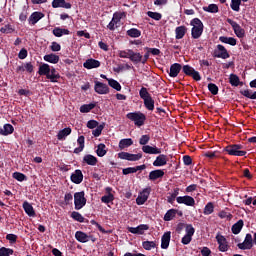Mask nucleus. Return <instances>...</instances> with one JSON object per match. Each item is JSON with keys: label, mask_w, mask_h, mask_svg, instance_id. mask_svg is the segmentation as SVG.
Listing matches in <instances>:
<instances>
[{"label": "nucleus", "mask_w": 256, "mask_h": 256, "mask_svg": "<svg viewBox=\"0 0 256 256\" xmlns=\"http://www.w3.org/2000/svg\"><path fill=\"white\" fill-rule=\"evenodd\" d=\"M38 75L46 76V79L50 81V83H58L59 79H61V74L53 67L49 66L47 63H42L40 67H38Z\"/></svg>", "instance_id": "nucleus-1"}, {"label": "nucleus", "mask_w": 256, "mask_h": 256, "mask_svg": "<svg viewBox=\"0 0 256 256\" xmlns=\"http://www.w3.org/2000/svg\"><path fill=\"white\" fill-rule=\"evenodd\" d=\"M191 25V37L194 40H198L202 37L203 31H204V24L201 19L194 18L190 22Z\"/></svg>", "instance_id": "nucleus-2"}, {"label": "nucleus", "mask_w": 256, "mask_h": 256, "mask_svg": "<svg viewBox=\"0 0 256 256\" xmlns=\"http://www.w3.org/2000/svg\"><path fill=\"white\" fill-rule=\"evenodd\" d=\"M242 144H230L223 148V152H227L228 155L234 157H244L247 155V151L243 150Z\"/></svg>", "instance_id": "nucleus-3"}, {"label": "nucleus", "mask_w": 256, "mask_h": 256, "mask_svg": "<svg viewBox=\"0 0 256 256\" xmlns=\"http://www.w3.org/2000/svg\"><path fill=\"white\" fill-rule=\"evenodd\" d=\"M142 101H144V106L147 111H154V99L152 95L149 94L148 89L146 87H141L140 91L138 92Z\"/></svg>", "instance_id": "nucleus-4"}, {"label": "nucleus", "mask_w": 256, "mask_h": 256, "mask_svg": "<svg viewBox=\"0 0 256 256\" xmlns=\"http://www.w3.org/2000/svg\"><path fill=\"white\" fill-rule=\"evenodd\" d=\"M127 119L133 121L137 127H141L145 124L147 116L143 112H130L126 115Z\"/></svg>", "instance_id": "nucleus-5"}, {"label": "nucleus", "mask_w": 256, "mask_h": 256, "mask_svg": "<svg viewBox=\"0 0 256 256\" xmlns=\"http://www.w3.org/2000/svg\"><path fill=\"white\" fill-rule=\"evenodd\" d=\"M86 203L87 200L84 191L74 193V209L81 210L86 206Z\"/></svg>", "instance_id": "nucleus-6"}, {"label": "nucleus", "mask_w": 256, "mask_h": 256, "mask_svg": "<svg viewBox=\"0 0 256 256\" xmlns=\"http://www.w3.org/2000/svg\"><path fill=\"white\" fill-rule=\"evenodd\" d=\"M182 73L186 76L192 77V79H194L196 82L201 81L202 79L201 74L189 65H185L182 67Z\"/></svg>", "instance_id": "nucleus-7"}, {"label": "nucleus", "mask_w": 256, "mask_h": 256, "mask_svg": "<svg viewBox=\"0 0 256 256\" xmlns=\"http://www.w3.org/2000/svg\"><path fill=\"white\" fill-rule=\"evenodd\" d=\"M152 192V188L151 187H147L145 189H142V191L140 192V194H138L137 198H136V204L138 206H143L145 203H147L148 199H149V195Z\"/></svg>", "instance_id": "nucleus-8"}, {"label": "nucleus", "mask_w": 256, "mask_h": 256, "mask_svg": "<svg viewBox=\"0 0 256 256\" xmlns=\"http://www.w3.org/2000/svg\"><path fill=\"white\" fill-rule=\"evenodd\" d=\"M185 231H186V234L185 236L182 237L181 243L182 245H189L190 242L193 240L195 229L193 225L187 224Z\"/></svg>", "instance_id": "nucleus-9"}, {"label": "nucleus", "mask_w": 256, "mask_h": 256, "mask_svg": "<svg viewBox=\"0 0 256 256\" xmlns=\"http://www.w3.org/2000/svg\"><path fill=\"white\" fill-rule=\"evenodd\" d=\"M118 158L120 160H128L130 162H136L139 161L143 158V154L138 153V154H130L128 152H120L118 154Z\"/></svg>", "instance_id": "nucleus-10"}, {"label": "nucleus", "mask_w": 256, "mask_h": 256, "mask_svg": "<svg viewBox=\"0 0 256 256\" xmlns=\"http://www.w3.org/2000/svg\"><path fill=\"white\" fill-rule=\"evenodd\" d=\"M254 239L252 234H246L244 242L237 244V248L240 250H251L253 248Z\"/></svg>", "instance_id": "nucleus-11"}, {"label": "nucleus", "mask_w": 256, "mask_h": 256, "mask_svg": "<svg viewBox=\"0 0 256 256\" xmlns=\"http://www.w3.org/2000/svg\"><path fill=\"white\" fill-rule=\"evenodd\" d=\"M227 23L231 25L232 30H234L236 37L243 38L245 36V31L236 21L227 19Z\"/></svg>", "instance_id": "nucleus-12"}, {"label": "nucleus", "mask_w": 256, "mask_h": 256, "mask_svg": "<svg viewBox=\"0 0 256 256\" xmlns=\"http://www.w3.org/2000/svg\"><path fill=\"white\" fill-rule=\"evenodd\" d=\"M214 58H222L225 60L230 58V54L227 52V49L224 45H217V49L214 50Z\"/></svg>", "instance_id": "nucleus-13"}, {"label": "nucleus", "mask_w": 256, "mask_h": 256, "mask_svg": "<svg viewBox=\"0 0 256 256\" xmlns=\"http://www.w3.org/2000/svg\"><path fill=\"white\" fill-rule=\"evenodd\" d=\"M125 13H114L112 20L109 22L107 28L110 31L116 30L117 24L121 21Z\"/></svg>", "instance_id": "nucleus-14"}, {"label": "nucleus", "mask_w": 256, "mask_h": 256, "mask_svg": "<svg viewBox=\"0 0 256 256\" xmlns=\"http://www.w3.org/2000/svg\"><path fill=\"white\" fill-rule=\"evenodd\" d=\"M216 240L218 243V250L221 252H226L229 250V245L227 244V240L224 235L217 234Z\"/></svg>", "instance_id": "nucleus-15"}, {"label": "nucleus", "mask_w": 256, "mask_h": 256, "mask_svg": "<svg viewBox=\"0 0 256 256\" xmlns=\"http://www.w3.org/2000/svg\"><path fill=\"white\" fill-rule=\"evenodd\" d=\"M176 202L178 204H183L185 206H190V207H193L195 205V200L192 196H178L176 198Z\"/></svg>", "instance_id": "nucleus-16"}, {"label": "nucleus", "mask_w": 256, "mask_h": 256, "mask_svg": "<svg viewBox=\"0 0 256 256\" xmlns=\"http://www.w3.org/2000/svg\"><path fill=\"white\" fill-rule=\"evenodd\" d=\"M149 230L148 224H140L136 228L133 227H128L127 231L130 232L131 234H138V235H143L145 231Z\"/></svg>", "instance_id": "nucleus-17"}, {"label": "nucleus", "mask_w": 256, "mask_h": 256, "mask_svg": "<svg viewBox=\"0 0 256 256\" xmlns=\"http://www.w3.org/2000/svg\"><path fill=\"white\" fill-rule=\"evenodd\" d=\"M94 90L97 94L106 95L109 93V87L107 84L101 83L99 81H95Z\"/></svg>", "instance_id": "nucleus-18"}, {"label": "nucleus", "mask_w": 256, "mask_h": 256, "mask_svg": "<svg viewBox=\"0 0 256 256\" xmlns=\"http://www.w3.org/2000/svg\"><path fill=\"white\" fill-rule=\"evenodd\" d=\"M70 181H72L76 185H80L82 181H84V175L80 169L74 171L72 175H70Z\"/></svg>", "instance_id": "nucleus-19"}, {"label": "nucleus", "mask_w": 256, "mask_h": 256, "mask_svg": "<svg viewBox=\"0 0 256 256\" xmlns=\"http://www.w3.org/2000/svg\"><path fill=\"white\" fill-rule=\"evenodd\" d=\"M182 70L183 66H181L180 63H173L169 68V76H171V78H176Z\"/></svg>", "instance_id": "nucleus-20"}, {"label": "nucleus", "mask_w": 256, "mask_h": 256, "mask_svg": "<svg viewBox=\"0 0 256 256\" xmlns=\"http://www.w3.org/2000/svg\"><path fill=\"white\" fill-rule=\"evenodd\" d=\"M142 152L149 155H159L162 153V149L158 147H152L150 145H144L142 146Z\"/></svg>", "instance_id": "nucleus-21"}, {"label": "nucleus", "mask_w": 256, "mask_h": 256, "mask_svg": "<svg viewBox=\"0 0 256 256\" xmlns=\"http://www.w3.org/2000/svg\"><path fill=\"white\" fill-rule=\"evenodd\" d=\"M82 163L94 167L98 163V158H96L94 155L86 154L83 156Z\"/></svg>", "instance_id": "nucleus-22"}, {"label": "nucleus", "mask_w": 256, "mask_h": 256, "mask_svg": "<svg viewBox=\"0 0 256 256\" xmlns=\"http://www.w3.org/2000/svg\"><path fill=\"white\" fill-rule=\"evenodd\" d=\"M84 69H97L100 67V62L96 59H87L86 62L83 63Z\"/></svg>", "instance_id": "nucleus-23"}, {"label": "nucleus", "mask_w": 256, "mask_h": 256, "mask_svg": "<svg viewBox=\"0 0 256 256\" xmlns=\"http://www.w3.org/2000/svg\"><path fill=\"white\" fill-rule=\"evenodd\" d=\"M164 176L165 172L162 169H157L149 173V180L157 181L158 179H162Z\"/></svg>", "instance_id": "nucleus-24"}, {"label": "nucleus", "mask_w": 256, "mask_h": 256, "mask_svg": "<svg viewBox=\"0 0 256 256\" xmlns=\"http://www.w3.org/2000/svg\"><path fill=\"white\" fill-rule=\"evenodd\" d=\"M75 237H76L77 241L80 242V243H87V242L90 241V238H93L92 235H87L83 231L76 232Z\"/></svg>", "instance_id": "nucleus-25"}, {"label": "nucleus", "mask_w": 256, "mask_h": 256, "mask_svg": "<svg viewBox=\"0 0 256 256\" xmlns=\"http://www.w3.org/2000/svg\"><path fill=\"white\" fill-rule=\"evenodd\" d=\"M228 82L231 84L232 87L243 86V82L240 81L239 76L234 73L230 74V77L228 78Z\"/></svg>", "instance_id": "nucleus-26"}, {"label": "nucleus", "mask_w": 256, "mask_h": 256, "mask_svg": "<svg viewBox=\"0 0 256 256\" xmlns=\"http://www.w3.org/2000/svg\"><path fill=\"white\" fill-rule=\"evenodd\" d=\"M170 241H171V232L167 231L162 236V243H161L160 247H162V249L166 250L170 246Z\"/></svg>", "instance_id": "nucleus-27"}, {"label": "nucleus", "mask_w": 256, "mask_h": 256, "mask_svg": "<svg viewBox=\"0 0 256 256\" xmlns=\"http://www.w3.org/2000/svg\"><path fill=\"white\" fill-rule=\"evenodd\" d=\"M167 164V156L165 154H160L156 157L155 161L153 162L154 167H163Z\"/></svg>", "instance_id": "nucleus-28"}, {"label": "nucleus", "mask_w": 256, "mask_h": 256, "mask_svg": "<svg viewBox=\"0 0 256 256\" xmlns=\"http://www.w3.org/2000/svg\"><path fill=\"white\" fill-rule=\"evenodd\" d=\"M134 65L143 64V55L140 52H133L128 58Z\"/></svg>", "instance_id": "nucleus-29"}, {"label": "nucleus", "mask_w": 256, "mask_h": 256, "mask_svg": "<svg viewBox=\"0 0 256 256\" xmlns=\"http://www.w3.org/2000/svg\"><path fill=\"white\" fill-rule=\"evenodd\" d=\"M23 209H24L25 214L28 215V217H36L35 210L33 209V206L31 205V203L24 201Z\"/></svg>", "instance_id": "nucleus-30"}, {"label": "nucleus", "mask_w": 256, "mask_h": 256, "mask_svg": "<svg viewBox=\"0 0 256 256\" xmlns=\"http://www.w3.org/2000/svg\"><path fill=\"white\" fill-rule=\"evenodd\" d=\"M174 32L176 33V40H181L188 32V28L186 26H178Z\"/></svg>", "instance_id": "nucleus-31"}, {"label": "nucleus", "mask_w": 256, "mask_h": 256, "mask_svg": "<svg viewBox=\"0 0 256 256\" xmlns=\"http://www.w3.org/2000/svg\"><path fill=\"white\" fill-rule=\"evenodd\" d=\"M77 143L79 147L74 149V154H80L85 149V136H78Z\"/></svg>", "instance_id": "nucleus-32"}, {"label": "nucleus", "mask_w": 256, "mask_h": 256, "mask_svg": "<svg viewBox=\"0 0 256 256\" xmlns=\"http://www.w3.org/2000/svg\"><path fill=\"white\" fill-rule=\"evenodd\" d=\"M44 18V14L41 12H34L28 19L29 23H31V25H35L36 23H38L41 19Z\"/></svg>", "instance_id": "nucleus-33"}, {"label": "nucleus", "mask_w": 256, "mask_h": 256, "mask_svg": "<svg viewBox=\"0 0 256 256\" xmlns=\"http://www.w3.org/2000/svg\"><path fill=\"white\" fill-rule=\"evenodd\" d=\"M244 227V221L240 219L231 227L232 234L238 235Z\"/></svg>", "instance_id": "nucleus-34"}, {"label": "nucleus", "mask_w": 256, "mask_h": 256, "mask_svg": "<svg viewBox=\"0 0 256 256\" xmlns=\"http://www.w3.org/2000/svg\"><path fill=\"white\" fill-rule=\"evenodd\" d=\"M132 145H134V141L131 138L122 139L119 141V144H118L120 150L129 148Z\"/></svg>", "instance_id": "nucleus-35"}, {"label": "nucleus", "mask_w": 256, "mask_h": 256, "mask_svg": "<svg viewBox=\"0 0 256 256\" xmlns=\"http://www.w3.org/2000/svg\"><path fill=\"white\" fill-rule=\"evenodd\" d=\"M180 189L174 188L172 193H169V196H167V203L173 205L175 203V200L177 201V196L179 195Z\"/></svg>", "instance_id": "nucleus-36"}, {"label": "nucleus", "mask_w": 256, "mask_h": 256, "mask_svg": "<svg viewBox=\"0 0 256 256\" xmlns=\"http://www.w3.org/2000/svg\"><path fill=\"white\" fill-rule=\"evenodd\" d=\"M14 132V127L10 124H5L4 127H0V135H11Z\"/></svg>", "instance_id": "nucleus-37"}, {"label": "nucleus", "mask_w": 256, "mask_h": 256, "mask_svg": "<svg viewBox=\"0 0 256 256\" xmlns=\"http://www.w3.org/2000/svg\"><path fill=\"white\" fill-rule=\"evenodd\" d=\"M43 60H45V62H48L51 64H58L60 58H59V56L51 53V54L43 56Z\"/></svg>", "instance_id": "nucleus-38"}, {"label": "nucleus", "mask_w": 256, "mask_h": 256, "mask_svg": "<svg viewBox=\"0 0 256 256\" xmlns=\"http://www.w3.org/2000/svg\"><path fill=\"white\" fill-rule=\"evenodd\" d=\"M71 32L68 29L59 28L56 27L54 30H52V34H54L55 37H62L63 35H69Z\"/></svg>", "instance_id": "nucleus-39"}, {"label": "nucleus", "mask_w": 256, "mask_h": 256, "mask_svg": "<svg viewBox=\"0 0 256 256\" xmlns=\"http://www.w3.org/2000/svg\"><path fill=\"white\" fill-rule=\"evenodd\" d=\"M72 129L71 128H64L63 130H60L58 135H56V138H58L59 141H62L64 138H66L68 135H71Z\"/></svg>", "instance_id": "nucleus-40"}, {"label": "nucleus", "mask_w": 256, "mask_h": 256, "mask_svg": "<svg viewBox=\"0 0 256 256\" xmlns=\"http://www.w3.org/2000/svg\"><path fill=\"white\" fill-rule=\"evenodd\" d=\"M177 213H178V210L169 209L167 211V213H165V215H164V221L169 222V221L173 220L176 217Z\"/></svg>", "instance_id": "nucleus-41"}, {"label": "nucleus", "mask_w": 256, "mask_h": 256, "mask_svg": "<svg viewBox=\"0 0 256 256\" xmlns=\"http://www.w3.org/2000/svg\"><path fill=\"white\" fill-rule=\"evenodd\" d=\"M95 107H96L95 103L83 104L81 108H79V111H81V113L83 114H86L92 111Z\"/></svg>", "instance_id": "nucleus-42"}, {"label": "nucleus", "mask_w": 256, "mask_h": 256, "mask_svg": "<svg viewBox=\"0 0 256 256\" xmlns=\"http://www.w3.org/2000/svg\"><path fill=\"white\" fill-rule=\"evenodd\" d=\"M219 41H221L223 44H229L231 46L236 45V39L232 37L221 36L219 37Z\"/></svg>", "instance_id": "nucleus-43"}, {"label": "nucleus", "mask_w": 256, "mask_h": 256, "mask_svg": "<svg viewBox=\"0 0 256 256\" xmlns=\"http://www.w3.org/2000/svg\"><path fill=\"white\" fill-rule=\"evenodd\" d=\"M215 211V205L212 202L206 203L204 207V215L209 216Z\"/></svg>", "instance_id": "nucleus-44"}, {"label": "nucleus", "mask_w": 256, "mask_h": 256, "mask_svg": "<svg viewBox=\"0 0 256 256\" xmlns=\"http://www.w3.org/2000/svg\"><path fill=\"white\" fill-rule=\"evenodd\" d=\"M203 10L206 13H219V6L216 4H209L208 6H204Z\"/></svg>", "instance_id": "nucleus-45"}, {"label": "nucleus", "mask_w": 256, "mask_h": 256, "mask_svg": "<svg viewBox=\"0 0 256 256\" xmlns=\"http://www.w3.org/2000/svg\"><path fill=\"white\" fill-rule=\"evenodd\" d=\"M107 147L105 144H99L97 145L96 154L97 157H104L107 154V150H105Z\"/></svg>", "instance_id": "nucleus-46"}, {"label": "nucleus", "mask_w": 256, "mask_h": 256, "mask_svg": "<svg viewBox=\"0 0 256 256\" xmlns=\"http://www.w3.org/2000/svg\"><path fill=\"white\" fill-rule=\"evenodd\" d=\"M70 217H72L73 220L79 222V223H84L85 222V217L82 216L79 212L73 211L72 214H70Z\"/></svg>", "instance_id": "nucleus-47"}, {"label": "nucleus", "mask_w": 256, "mask_h": 256, "mask_svg": "<svg viewBox=\"0 0 256 256\" xmlns=\"http://www.w3.org/2000/svg\"><path fill=\"white\" fill-rule=\"evenodd\" d=\"M127 36L132 38H139L141 36V31L136 28H131L127 31Z\"/></svg>", "instance_id": "nucleus-48"}, {"label": "nucleus", "mask_w": 256, "mask_h": 256, "mask_svg": "<svg viewBox=\"0 0 256 256\" xmlns=\"http://www.w3.org/2000/svg\"><path fill=\"white\" fill-rule=\"evenodd\" d=\"M241 95L250 99V100H256V91L252 94L251 90H241Z\"/></svg>", "instance_id": "nucleus-49"}, {"label": "nucleus", "mask_w": 256, "mask_h": 256, "mask_svg": "<svg viewBox=\"0 0 256 256\" xmlns=\"http://www.w3.org/2000/svg\"><path fill=\"white\" fill-rule=\"evenodd\" d=\"M134 53V50L132 49H127V50H120L118 52L119 58H130L131 54Z\"/></svg>", "instance_id": "nucleus-50"}, {"label": "nucleus", "mask_w": 256, "mask_h": 256, "mask_svg": "<svg viewBox=\"0 0 256 256\" xmlns=\"http://www.w3.org/2000/svg\"><path fill=\"white\" fill-rule=\"evenodd\" d=\"M108 84H109V86L112 87L114 90H117V91H121V90H122L121 84H119L117 80L108 79Z\"/></svg>", "instance_id": "nucleus-51"}, {"label": "nucleus", "mask_w": 256, "mask_h": 256, "mask_svg": "<svg viewBox=\"0 0 256 256\" xmlns=\"http://www.w3.org/2000/svg\"><path fill=\"white\" fill-rule=\"evenodd\" d=\"M218 217L222 220H224V219L232 220L233 219V214H230L229 212H226L225 210H221L218 213Z\"/></svg>", "instance_id": "nucleus-52"}, {"label": "nucleus", "mask_w": 256, "mask_h": 256, "mask_svg": "<svg viewBox=\"0 0 256 256\" xmlns=\"http://www.w3.org/2000/svg\"><path fill=\"white\" fill-rule=\"evenodd\" d=\"M157 245L153 241H145L142 242V248H144L146 251H151L153 248H155Z\"/></svg>", "instance_id": "nucleus-53"}, {"label": "nucleus", "mask_w": 256, "mask_h": 256, "mask_svg": "<svg viewBox=\"0 0 256 256\" xmlns=\"http://www.w3.org/2000/svg\"><path fill=\"white\" fill-rule=\"evenodd\" d=\"M13 178L19 182L27 181V176L21 172H14Z\"/></svg>", "instance_id": "nucleus-54"}, {"label": "nucleus", "mask_w": 256, "mask_h": 256, "mask_svg": "<svg viewBox=\"0 0 256 256\" xmlns=\"http://www.w3.org/2000/svg\"><path fill=\"white\" fill-rule=\"evenodd\" d=\"M146 15L149 16V18L154 19L155 21H160L162 19V14L158 12L147 11Z\"/></svg>", "instance_id": "nucleus-55"}, {"label": "nucleus", "mask_w": 256, "mask_h": 256, "mask_svg": "<svg viewBox=\"0 0 256 256\" xmlns=\"http://www.w3.org/2000/svg\"><path fill=\"white\" fill-rule=\"evenodd\" d=\"M114 201V194H107L101 197V203L109 204Z\"/></svg>", "instance_id": "nucleus-56"}, {"label": "nucleus", "mask_w": 256, "mask_h": 256, "mask_svg": "<svg viewBox=\"0 0 256 256\" xmlns=\"http://www.w3.org/2000/svg\"><path fill=\"white\" fill-rule=\"evenodd\" d=\"M208 90L210 93H212V95L216 96L217 94H219V87H217L216 84L213 83H209L208 84Z\"/></svg>", "instance_id": "nucleus-57"}, {"label": "nucleus", "mask_w": 256, "mask_h": 256, "mask_svg": "<svg viewBox=\"0 0 256 256\" xmlns=\"http://www.w3.org/2000/svg\"><path fill=\"white\" fill-rule=\"evenodd\" d=\"M13 254H14L13 249L5 248V247L0 248V256H10Z\"/></svg>", "instance_id": "nucleus-58"}, {"label": "nucleus", "mask_w": 256, "mask_h": 256, "mask_svg": "<svg viewBox=\"0 0 256 256\" xmlns=\"http://www.w3.org/2000/svg\"><path fill=\"white\" fill-rule=\"evenodd\" d=\"M150 141V136L148 134H145V135H142L140 140H138V143L141 145V146H147V144L149 143Z\"/></svg>", "instance_id": "nucleus-59"}, {"label": "nucleus", "mask_w": 256, "mask_h": 256, "mask_svg": "<svg viewBox=\"0 0 256 256\" xmlns=\"http://www.w3.org/2000/svg\"><path fill=\"white\" fill-rule=\"evenodd\" d=\"M145 50L147 51V53H149L153 56H160L161 55V50H159L158 48L145 47Z\"/></svg>", "instance_id": "nucleus-60"}, {"label": "nucleus", "mask_w": 256, "mask_h": 256, "mask_svg": "<svg viewBox=\"0 0 256 256\" xmlns=\"http://www.w3.org/2000/svg\"><path fill=\"white\" fill-rule=\"evenodd\" d=\"M103 129H104V124L97 126L95 130L92 131V135H94L95 137H99L100 135H102Z\"/></svg>", "instance_id": "nucleus-61"}, {"label": "nucleus", "mask_w": 256, "mask_h": 256, "mask_svg": "<svg viewBox=\"0 0 256 256\" xmlns=\"http://www.w3.org/2000/svg\"><path fill=\"white\" fill-rule=\"evenodd\" d=\"M240 5H242V2H240V1H232L230 7L235 12H239L240 11Z\"/></svg>", "instance_id": "nucleus-62"}, {"label": "nucleus", "mask_w": 256, "mask_h": 256, "mask_svg": "<svg viewBox=\"0 0 256 256\" xmlns=\"http://www.w3.org/2000/svg\"><path fill=\"white\" fill-rule=\"evenodd\" d=\"M100 125H99V122L96 121V120H90L87 122V128L88 129H96L98 128Z\"/></svg>", "instance_id": "nucleus-63"}, {"label": "nucleus", "mask_w": 256, "mask_h": 256, "mask_svg": "<svg viewBox=\"0 0 256 256\" xmlns=\"http://www.w3.org/2000/svg\"><path fill=\"white\" fill-rule=\"evenodd\" d=\"M50 49L52 52H58V51H61L62 47L58 42H52Z\"/></svg>", "instance_id": "nucleus-64"}]
</instances>
